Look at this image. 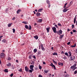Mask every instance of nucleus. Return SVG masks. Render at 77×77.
I'll list each match as a JSON object with an SVG mask.
<instances>
[{
  "label": "nucleus",
  "mask_w": 77,
  "mask_h": 77,
  "mask_svg": "<svg viewBox=\"0 0 77 77\" xmlns=\"http://www.w3.org/2000/svg\"><path fill=\"white\" fill-rule=\"evenodd\" d=\"M5 57V54L3 53H1L0 54V57L3 59Z\"/></svg>",
  "instance_id": "nucleus-1"
},
{
  "label": "nucleus",
  "mask_w": 77,
  "mask_h": 77,
  "mask_svg": "<svg viewBox=\"0 0 77 77\" xmlns=\"http://www.w3.org/2000/svg\"><path fill=\"white\" fill-rule=\"evenodd\" d=\"M77 66V64L75 63L73 66H71L70 68L71 69H74L75 68H77V67H75Z\"/></svg>",
  "instance_id": "nucleus-2"
},
{
  "label": "nucleus",
  "mask_w": 77,
  "mask_h": 77,
  "mask_svg": "<svg viewBox=\"0 0 77 77\" xmlns=\"http://www.w3.org/2000/svg\"><path fill=\"white\" fill-rule=\"evenodd\" d=\"M52 30H53L54 33L56 32V28L55 27H53L52 28Z\"/></svg>",
  "instance_id": "nucleus-3"
},
{
  "label": "nucleus",
  "mask_w": 77,
  "mask_h": 77,
  "mask_svg": "<svg viewBox=\"0 0 77 77\" xmlns=\"http://www.w3.org/2000/svg\"><path fill=\"white\" fill-rule=\"evenodd\" d=\"M25 69L26 72H29V69L26 66L25 67Z\"/></svg>",
  "instance_id": "nucleus-4"
},
{
  "label": "nucleus",
  "mask_w": 77,
  "mask_h": 77,
  "mask_svg": "<svg viewBox=\"0 0 77 77\" xmlns=\"http://www.w3.org/2000/svg\"><path fill=\"white\" fill-rule=\"evenodd\" d=\"M34 67V66L33 65H31L30 66V69H32L33 71H34L33 68Z\"/></svg>",
  "instance_id": "nucleus-5"
},
{
  "label": "nucleus",
  "mask_w": 77,
  "mask_h": 77,
  "mask_svg": "<svg viewBox=\"0 0 77 77\" xmlns=\"http://www.w3.org/2000/svg\"><path fill=\"white\" fill-rule=\"evenodd\" d=\"M70 59H71L70 60H73L75 59V56H73V57H70Z\"/></svg>",
  "instance_id": "nucleus-6"
},
{
  "label": "nucleus",
  "mask_w": 77,
  "mask_h": 77,
  "mask_svg": "<svg viewBox=\"0 0 77 77\" xmlns=\"http://www.w3.org/2000/svg\"><path fill=\"white\" fill-rule=\"evenodd\" d=\"M41 49L42 51H45V49L43 47V45H41Z\"/></svg>",
  "instance_id": "nucleus-7"
},
{
  "label": "nucleus",
  "mask_w": 77,
  "mask_h": 77,
  "mask_svg": "<svg viewBox=\"0 0 77 77\" xmlns=\"http://www.w3.org/2000/svg\"><path fill=\"white\" fill-rule=\"evenodd\" d=\"M76 15H75V17L74 19L73 22L74 23V24H75V22H76Z\"/></svg>",
  "instance_id": "nucleus-8"
},
{
  "label": "nucleus",
  "mask_w": 77,
  "mask_h": 77,
  "mask_svg": "<svg viewBox=\"0 0 77 77\" xmlns=\"http://www.w3.org/2000/svg\"><path fill=\"white\" fill-rule=\"evenodd\" d=\"M68 9H66V8H64V9L63 10V12H66L67 11H68Z\"/></svg>",
  "instance_id": "nucleus-9"
},
{
  "label": "nucleus",
  "mask_w": 77,
  "mask_h": 77,
  "mask_svg": "<svg viewBox=\"0 0 77 77\" xmlns=\"http://www.w3.org/2000/svg\"><path fill=\"white\" fill-rule=\"evenodd\" d=\"M6 66H11V63H8L7 64Z\"/></svg>",
  "instance_id": "nucleus-10"
},
{
  "label": "nucleus",
  "mask_w": 77,
  "mask_h": 77,
  "mask_svg": "<svg viewBox=\"0 0 77 77\" xmlns=\"http://www.w3.org/2000/svg\"><path fill=\"white\" fill-rule=\"evenodd\" d=\"M36 15L37 16V17H39L40 15H41V14L39 12H37L36 13Z\"/></svg>",
  "instance_id": "nucleus-11"
},
{
  "label": "nucleus",
  "mask_w": 77,
  "mask_h": 77,
  "mask_svg": "<svg viewBox=\"0 0 77 77\" xmlns=\"http://www.w3.org/2000/svg\"><path fill=\"white\" fill-rule=\"evenodd\" d=\"M12 59V58L11 57H8L7 58V60H11Z\"/></svg>",
  "instance_id": "nucleus-12"
},
{
  "label": "nucleus",
  "mask_w": 77,
  "mask_h": 77,
  "mask_svg": "<svg viewBox=\"0 0 77 77\" xmlns=\"http://www.w3.org/2000/svg\"><path fill=\"white\" fill-rule=\"evenodd\" d=\"M68 53L69 54V57H71L72 54H71V51H69L68 52Z\"/></svg>",
  "instance_id": "nucleus-13"
},
{
  "label": "nucleus",
  "mask_w": 77,
  "mask_h": 77,
  "mask_svg": "<svg viewBox=\"0 0 77 77\" xmlns=\"http://www.w3.org/2000/svg\"><path fill=\"white\" fill-rule=\"evenodd\" d=\"M50 29V27L46 28V30L47 31V33H48L49 32V29Z\"/></svg>",
  "instance_id": "nucleus-14"
},
{
  "label": "nucleus",
  "mask_w": 77,
  "mask_h": 77,
  "mask_svg": "<svg viewBox=\"0 0 77 77\" xmlns=\"http://www.w3.org/2000/svg\"><path fill=\"white\" fill-rule=\"evenodd\" d=\"M43 10V9L42 8H41L38 10V12H41Z\"/></svg>",
  "instance_id": "nucleus-15"
},
{
  "label": "nucleus",
  "mask_w": 77,
  "mask_h": 77,
  "mask_svg": "<svg viewBox=\"0 0 77 77\" xmlns=\"http://www.w3.org/2000/svg\"><path fill=\"white\" fill-rule=\"evenodd\" d=\"M21 10L20 9L18 10H17V14H19V13H20V12H21Z\"/></svg>",
  "instance_id": "nucleus-16"
},
{
  "label": "nucleus",
  "mask_w": 77,
  "mask_h": 77,
  "mask_svg": "<svg viewBox=\"0 0 77 77\" xmlns=\"http://www.w3.org/2000/svg\"><path fill=\"white\" fill-rule=\"evenodd\" d=\"M58 64L59 65H61V66H63V63H61L60 62Z\"/></svg>",
  "instance_id": "nucleus-17"
},
{
  "label": "nucleus",
  "mask_w": 77,
  "mask_h": 77,
  "mask_svg": "<svg viewBox=\"0 0 77 77\" xmlns=\"http://www.w3.org/2000/svg\"><path fill=\"white\" fill-rule=\"evenodd\" d=\"M50 66H52V67H54V69H56V67L53 64L51 65V64Z\"/></svg>",
  "instance_id": "nucleus-18"
},
{
  "label": "nucleus",
  "mask_w": 77,
  "mask_h": 77,
  "mask_svg": "<svg viewBox=\"0 0 77 77\" xmlns=\"http://www.w3.org/2000/svg\"><path fill=\"white\" fill-rule=\"evenodd\" d=\"M22 23H23L24 24H27L28 23L26 21H23L22 22Z\"/></svg>",
  "instance_id": "nucleus-19"
},
{
  "label": "nucleus",
  "mask_w": 77,
  "mask_h": 77,
  "mask_svg": "<svg viewBox=\"0 0 77 77\" xmlns=\"http://www.w3.org/2000/svg\"><path fill=\"white\" fill-rule=\"evenodd\" d=\"M6 40L5 39H4L2 41V42L3 43H6Z\"/></svg>",
  "instance_id": "nucleus-20"
},
{
  "label": "nucleus",
  "mask_w": 77,
  "mask_h": 77,
  "mask_svg": "<svg viewBox=\"0 0 77 77\" xmlns=\"http://www.w3.org/2000/svg\"><path fill=\"white\" fill-rule=\"evenodd\" d=\"M76 46V44H73V45H72L71 46V47H72L73 48H74V47H75Z\"/></svg>",
  "instance_id": "nucleus-21"
},
{
  "label": "nucleus",
  "mask_w": 77,
  "mask_h": 77,
  "mask_svg": "<svg viewBox=\"0 0 77 77\" xmlns=\"http://www.w3.org/2000/svg\"><path fill=\"white\" fill-rule=\"evenodd\" d=\"M34 38L35 39H38V37L37 35L35 36Z\"/></svg>",
  "instance_id": "nucleus-22"
},
{
  "label": "nucleus",
  "mask_w": 77,
  "mask_h": 77,
  "mask_svg": "<svg viewBox=\"0 0 77 77\" xmlns=\"http://www.w3.org/2000/svg\"><path fill=\"white\" fill-rule=\"evenodd\" d=\"M52 61L53 62V63H55V64H56V65H57V62L55 61L54 59L52 60Z\"/></svg>",
  "instance_id": "nucleus-23"
},
{
  "label": "nucleus",
  "mask_w": 77,
  "mask_h": 77,
  "mask_svg": "<svg viewBox=\"0 0 77 77\" xmlns=\"http://www.w3.org/2000/svg\"><path fill=\"white\" fill-rule=\"evenodd\" d=\"M69 76V74L66 73V75H65L64 77H68Z\"/></svg>",
  "instance_id": "nucleus-24"
},
{
  "label": "nucleus",
  "mask_w": 77,
  "mask_h": 77,
  "mask_svg": "<svg viewBox=\"0 0 77 77\" xmlns=\"http://www.w3.org/2000/svg\"><path fill=\"white\" fill-rule=\"evenodd\" d=\"M53 55H55V56H57V53H54L52 54Z\"/></svg>",
  "instance_id": "nucleus-25"
},
{
  "label": "nucleus",
  "mask_w": 77,
  "mask_h": 77,
  "mask_svg": "<svg viewBox=\"0 0 77 77\" xmlns=\"http://www.w3.org/2000/svg\"><path fill=\"white\" fill-rule=\"evenodd\" d=\"M33 51L35 53H36V52L37 51V49H35L33 50Z\"/></svg>",
  "instance_id": "nucleus-26"
},
{
  "label": "nucleus",
  "mask_w": 77,
  "mask_h": 77,
  "mask_svg": "<svg viewBox=\"0 0 77 77\" xmlns=\"http://www.w3.org/2000/svg\"><path fill=\"white\" fill-rule=\"evenodd\" d=\"M46 3H47L48 5H49V4H50V2L48 0L46 1Z\"/></svg>",
  "instance_id": "nucleus-27"
},
{
  "label": "nucleus",
  "mask_w": 77,
  "mask_h": 77,
  "mask_svg": "<svg viewBox=\"0 0 77 77\" xmlns=\"http://www.w3.org/2000/svg\"><path fill=\"white\" fill-rule=\"evenodd\" d=\"M25 27L26 29H29V26L27 25H26L25 26Z\"/></svg>",
  "instance_id": "nucleus-28"
},
{
  "label": "nucleus",
  "mask_w": 77,
  "mask_h": 77,
  "mask_svg": "<svg viewBox=\"0 0 77 77\" xmlns=\"http://www.w3.org/2000/svg\"><path fill=\"white\" fill-rule=\"evenodd\" d=\"M4 72H8V69H5L4 70Z\"/></svg>",
  "instance_id": "nucleus-29"
},
{
  "label": "nucleus",
  "mask_w": 77,
  "mask_h": 77,
  "mask_svg": "<svg viewBox=\"0 0 77 77\" xmlns=\"http://www.w3.org/2000/svg\"><path fill=\"white\" fill-rule=\"evenodd\" d=\"M41 53V51H38V55H40Z\"/></svg>",
  "instance_id": "nucleus-30"
},
{
  "label": "nucleus",
  "mask_w": 77,
  "mask_h": 77,
  "mask_svg": "<svg viewBox=\"0 0 77 77\" xmlns=\"http://www.w3.org/2000/svg\"><path fill=\"white\" fill-rule=\"evenodd\" d=\"M42 19H38V22H39V23H41L42 22Z\"/></svg>",
  "instance_id": "nucleus-31"
},
{
  "label": "nucleus",
  "mask_w": 77,
  "mask_h": 77,
  "mask_svg": "<svg viewBox=\"0 0 77 77\" xmlns=\"http://www.w3.org/2000/svg\"><path fill=\"white\" fill-rule=\"evenodd\" d=\"M63 36H64V35H60V39H62L63 37Z\"/></svg>",
  "instance_id": "nucleus-32"
},
{
  "label": "nucleus",
  "mask_w": 77,
  "mask_h": 77,
  "mask_svg": "<svg viewBox=\"0 0 77 77\" xmlns=\"http://www.w3.org/2000/svg\"><path fill=\"white\" fill-rule=\"evenodd\" d=\"M59 33H60L61 34H62V30H59Z\"/></svg>",
  "instance_id": "nucleus-33"
},
{
  "label": "nucleus",
  "mask_w": 77,
  "mask_h": 77,
  "mask_svg": "<svg viewBox=\"0 0 77 77\" xmlns=\"http://www.w3.org/2000/svg\"><path fill=\"white\" fill-rule=\"evenodd\" d=\"M11 26H12V24L11 23H10L8 25V26L9 27H10Z\"/></svg>",
  "instance_id": "nucleus-34"
},
{
  "label": "nucleus",
  "mask_w": 77,
  "mask_h": 77,
  "mask_svg": "<svg viewBox=\"0 0 77 77\" xmlns=\"http://www.w3.org/2000/svg\"><path fill=\"white\" fill-rule=\"evenodd\" d=\"M31 29H32V26H31V25H29V30H31Z\"/></svg>",
  "instance_id": "nucleus-35"
},
{
  "label": "nucleus",
  "mask_w": 77,
  "mask_h": 77,
  "mask_svg": "<svg viewBox=\"0 0 77 77\" xmlns=\"http://www.w3.org/2000/svg\"><path fill=\"white\" fill-rule=\"evenodd\" d=\"M67 3H68L66 2V4H65L64 6L63 7V8H66V5H67Z\"/></svg>",
  "instance_id": "nucleus-36"
},
{
  "label": "nucleus",
  "mask_w": 77,
  "mask_h": 77,
  "mask_svg": "<svg viewBox=\"0 0 77 77\" xmlns=\"http://www.w3.org/2000/svg\"><path fill=\"white\" fill-rule=\"evenodd\" d=\"M55 33H57V34H59L60 35V33H59V31H57L56 32H56H54Z\"/></svg>",
  "instance_id": "nucleus-37"
},
{
  "label": "nucleus",
  "mask_w": 77,
  "mask_h": 77,
  "mask_svg": "<svg viewBox=\"0 0 77 77\" xmlns=\"http://www.w3.org/2000/svg\"><path fill=\"white\" fill-rule=\"evenodd\" d=\"M72 5V2H71L69 3V5L70 6H71V5Z\"/></svg>",
  "instance_id": "nucleus-38"
},
{
  "label": "nucleus",
  "mask_w": 77,
  "mask_h": 77,
  "mask_svg": "<svg viewBox=\"0 0 77 77\" xmlns=\"http://www.w3.org/2000/svg\"><path fill=\"white\" fill-rule=\"evenodd\" d=\"M73 32H74V33H75V32H77V31H76V30H75V29H73Z\"/></svg>",
  "instance_id": "nucleus-39"
},
{
  "label": "nucleus",
  "mask_w": 77,
  "mask_h": 77,
  "mask_svg": "<svg viewBox=\"0 0 77 77\" xmlns=\"http://www.w3.org/2000/svg\"><path fill=\"white\" fill-rule=\"evenodd\" d=\"M18 71L20 72H22V68H20V69H19L18 70Z\"/></svg>",
  "instance_id": "nucleus-40"
},
{
  "label": "nucleus",
  "mask_w": 77,
  "mask_h": 77,
  "mask_svg": "<svg viewBox=\"0 0 77 77\" xmlns=\"http://www.w3.org/2000/svg\"><path fill=\"white\" fill-rule=\"evenodd\" d=\"M77 73V70H75L74 72V74H76Z\"/></svg>",
  "instance_id": "nucleus-41"
},
{
  "label": "nucleus",
  "mask_w": 77,
  "mask_h": 77,
  "mask_svg": "<svg viewBox=\"0 0 77 77\" xmlns=\"http://www.w3.org/2000/svg\"><path fill=\"white\" fill-rule=\"evenodd\" d=\"M58 25L59 26H61V27H62V25H61V24L60 23H58Z\"/></svg>",
  "instance_id": "nucleus-42"
},
{
  "label": "nucleus",
  "mask_w": 77,
  "mask_h": 77,
  "mask_svg": "<svg viewBox=\"0 0 77 77\" xmlns=\"http://www.w3.org/2000/svg\"><path fill=\"white\" fill-rule=\"evenodd\" d=\"M34 63H35V62L33 61H32V63H31V65H33L34 64Z\"/></svg>",
  "instance_id": "nucleus-43"
},
{
  "label": "nucleus",
  "mask_w": 77,
  "mask_h": 77,
  "mask_svg": "<svg viewBox=\"0 0 77 77\" xmlns=\"http://www.w3.org/2000/svg\"><path fill=\"white\" fill-rule=\"evenodd\" d=\"M39 69H41L42 68V67H41V66H39Z\"/></svg>",
  "instance_id": "nucleus-44"
},
{
  "label": "nucleus",
  "mask_w": 77,
  "mask_h": 77,
  "mask_svg": "<svg viewBox=\"0 0 77 77\" xmlns=\"http://www.w3.org/2000/svg\"><path fill=\"white\" fill-rule=\"evenodd\" d=\"M72 29H74V25H72Z\"/></svg>",
  "instance_id": "nucleus-45"
},
{
  "label": "nucleus",
  "mask_w": 77,
  "mask_h": 77,
  "mask_svg": "<svg viewBox=\"0 0 77 77\" xmlns=\"http://www.w3.org/2000/svg\"><path fill=\"white\" fill-rule=\"evenodd\" d=\"M65 55L68 56V53L67 52H66L65 53Z\"/></svg>",
  "instance_id": "nucleus-46"
},
{
  "label": "nucleus",
  "mask_w": 77,
  "mask_h": 77,
  "mask_svg": "<svg viewBox=\"0 0 77 77\" xmlns=\"http://www.w3.org/2000/svg\"><path fill=\"white\" fill-rule=\"evenodd\" d=\"M13 32L14 33V32H15V29H13Z\"/></svg>",
  "instance_id": "nucleus-47"
},
{
  "label": "nucleus",
  "mask_w": 77,
  "mask_h": 77,
  "mask_svg": "<svg viewBox=\"0 0 77 77\" xmlns=\"http://www.w3.org/2000/svg\"><path fill=\"white\" fill-rule=\"evenodd\" d=\"M29 58L30 59H32V56L31 55H29Z\"/></svg>",
  "instance_id": "nucleus-48"
},
{
  "label": "nucleus",
  "mask_w": 77,
  "mask_h": 77,
  "mask_svg": "<svg viewBox=\"0 0 77 77\" xmlns=\"http://www.w3.org/2000/svg\"><path fill=\"white\" fill-rule=\"evenodd\" d=\"M32 70L30 69L29 70V71L30 72H32Z\"/></svg>",
  "instance_id": "nucleus-49"
},
{
  "label": "nucleus",
  "mask_w": 77,
  "mask_h": 77,
  "mask_svg": "<svg viewBox=\"0 0 77 77\" xmlns=\"http://www.w3.org/2000/svg\"><path fill=\"white\" fill-rule=\"evenodd\" d=\"M44 72H45V73H47V72H48V71H47V70H44Z\"/></svg>",
  "instance_id": "nucleus-50"
},
{
  "label": "nucleus",
  "mask_w": 77,
  "mask_h": 77,
  "mask_svg": "<svg viewBox=\"0 0 77 77\" xmlns=\"http://www.w3.org/2000/svg\"><path fill=\"white\" fill-rule=\"evenodd\" d=\"M13 75H14V74L13 73H11V74L10 77H12V76H13Z\"/></svg>",
  "instance_id": "nucleus-51"
},
{
  "label": "nucleus",
  "mask_w": 77,
  "mask_h": 77,
  "mask_svg": "<svg viewBox=\"0 0 77 77\" xmlns=\"http://www.w3.org/2000/svg\"><path fill=\"white\" fill-rule=\"evenodd\" d=\"M63 58L65 60H66V59H67V58L65 57H63Z\"/></svg>",
  "instance_id": "nucleus-52"
},
{
  "label": "nucleus",
  "mask_w": 77,
  "mask_h": 77,
  "mask_svg": "<svg viewBox=\"0 0 77 77\" xmlns=\"http://www.w3.org/2000/svg\"><path fill=\"white\" fill-rule=\"evenodd\" d=\"M70 43H71V42H69L68 43H67V45H69V44H70Z\"/></svg>",
  "instance_id": "nucleus-53"
},
{
  "label": "nucleus",
  "mask_w": 77,
  "mask_h": 77,
  "mask_svg": "<svg viewBox=\"0 0 77 77\" xmlns=\"http://www.w3.org/2000/svg\"><path fill=\"white\" fill-rule=\"evenodd\" d=\"M54 26L56 27V28H58V26H57V25H54Z\"/></svg>",
  "instance_id": "nucleus-54"
},
{
  "label": "nucleus",
  "mask_w": 77,
  "mask_h": 77,
  "mask_svg": "<svg viewBox=\"0 0 77 77\" xmlns=\"http://www.w3.org/2000/svg\"><path fill=\"white\" fill-rule=\"evenodd\" d=\"M38 77H42V76L41 75H38Z\"/></svg>",
  "instance_id": "nucleus-55"
},
{
  "label": "nucleus",
  "mask_w": 77,
  "mask_h": 77,
  "mask_svg": "<svg viewBox=\"0 0 77 77\" xmlns=\"http://www.w3.org/2000/svg\"><path fill=\"white\" fill-rule=\"evenodd\" d=\"M48 7L49 8H50V7L51 6V5H50V4H48Z\"/></svg>",
  "instance_id": "nucleus-56"
},
{
  "label": "nucleus",
  "mask_w": 77,
  "mask_h": 77,
  "mask_svg": "<svg viewBox=\"0 0 77 77\" xmlns=\"http://www.w3.org/2000/svg\"><path fill=\"white\" fill-rule=\"evenodd\" d=\"M15 17H13V18L12 19V20H15Z\"/></svg>",
  "instance_id": "nucleus-57"
},
{
  "label": "nucleus",
  "mask_w": 77,
  "mask_h": 77,
  "mask_svg": "<svg viewBox=\"0 0 77 77\" xmlns=\"http://www.w3.org/2000/svg\"><path fill=\"white\" fill-rule=\"evenodd\" d=\"M33 57L34 58V59H36V56H33Z\"/></svg>",
  "instance_id": "nucleus-58"
},
{
  "label": "nucleus",
  "mask_w": 77,
  "mask_h": 77,
  "mask_svg": "<svg viewBox=\"0 0 77 77\" xmlns=\"http://www.w3.org/2000/svg\"><path fill=\"white\" fill-rule=\"evenodd\" d=\"M77 69V67H75V68H74L73 70V71H74L75 69Z\"/></svg>",
  "instance_id": "nucleus-59"
},
{
  "label": "nucleus",
  "mask_w": 77,
  "mask_h": 77,
  "mask_svg": "<svg viewBox=\"0 0 77 77\" xmlns=\"http://www.w3.org/2000/svg\"><path fill=\"white\" fill-rule=\"evenodd\" d=\"M61 54H64V52L63 51H62V52H61Z\"/></svg>",
  "instance_id": "nucleus-60"
},
{
  "label": "nucleus",
  "mask_w": 77,
  "mask_h": 77,
  "mask_svg": "<svg viewBox=\"0 0 77 77\" xmlns=\"http://www.w3.org/2000/svg\"><path fill=\"white\" fill-rule=\"evenodd\" d=\"M43 64H44V65H45V64H46V63H45V62H43Z\"/></svg>",
  "instance_id": "nucleus-61"
},
{
  "label": "nucleus",
  "mask_w": 77,
  "mask_h": 77,
  "mask_svg": "<svg viewBox=\"0 0 77 77\" xmlns=\"http://www.w3.org/2000/svg\"><path fill=\"white\" fill-rule=\"evenodd\" d=\"M16 62H17V63H18V60H16Z\"/></svg>",
  "instance_id": "nucleus-62"
},
{
  "label": "nucleus",
  "mask_w": 77,
  "mask_h": 77,
  "mask_svg": "<svg viewBox=\"0 0 77 77\" xmlns=\"http://www.w3.org/2000/svg\"><path fill=\"white\" fill-rule=\"evenodd\" d=\"M2 63V60H0V64L1 65V64Z\"/></svg>",
  "instance_id": "nucleus-63"
},
{
  "label": "nucleus",
  "mask_w": 77,
  "mask_h": 77,
  "mask_svg": "<svg viewBox=\"0 0 77 77\" xmlns=\"http://www.w3.org/2000/svg\"><path fill=\"white\" fill-rule=\"evenodd\" d=\"M70 33H71V34H73V32H70Z\"/></svg>",
  "instance_id": "nucleus-64"
}]
</instances>
